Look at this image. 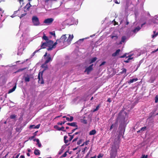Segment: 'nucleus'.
I'll list each match as a JSON object with an SVG mask.
<instances>
[{
	"label": "nucleus",
	"mask_w": 158,
	"mask_h": 158,
	"mask_svg": "<svg viewBox=\"0 0 158 158\" xmlns=\"http://www.w3.org/2000/svg\"><path fill=\"white\" fill-rule=\"evenodd\" d=\"M66 35H63L59 39L57 40L56 42L53 44L52 46H50L48 48V50H52L53 48L55 47L56 45L58 43H60L61 45H62L63 44L65 46L69 45L71 43V42L73 38V35H69L68 38L67 39L66 36Z\"/></svg>",
	"instance_id": "f257e3e1"
},
{
	"label": "nucleus",
	"mask_w": 158,
	"mask_h": 158,
	"mask_svg": "<svg viewBox=\"0 0 158 158\" xmlns=\"http://www.w3.org/2000/svg\"><path fill=\"white\" fill-rule=\"evenodd\" d=\"M43 39L46 41V43H43L41 45V48H45L46 46H49V48L53 44V42L52 40H48V37L45 35H44Z\"/></svg>",
	"instance_id": "f03ea898"
},
{
	"label": "nucleus",
	"mask_w": 158,
	"mask_h": 158,
	"mask_svg": "<svg viewBox=\"0 0 158 158\" xmlns=\"http://www.w3.org/2000/svg\"><path fill=\"white\" fill-rule=\"evenodd\" d=\"M32 21L34 26H38L40 24L39 18L36 16H34L32 17Z\"/></svg>",
	"instance_id": "7ed1b4c3"
},
{
	"label": "nucleus",
	"mask_w": 158,
	"mask_h": 158,
	"mask_svg": "<svg viewBox=\"0 0 158 158\" xmlns=\"http://www.w3.org/2000/svg\"><path fill=\"white\" fill-rule=\"evenodd\" d=\"M134 54H130L129 53H126L124 54L123 56H120V58H124L126 57V58H128V59L126 60H124V61L126 63H128L129 60L132 59L133 57L131 56L134 55Z\"/></svg>",
	"instance_id": "20e7f679"
},
{
	"label": "nucleus",
	"mask_w": 158,
	"mask_h": 158,
	"mask_svg": "<svg viewBox=\"0 0 158 158\" xmlns=\"http://www.w3.org/2000/svg\"><path fill=\"white\" fill-rule=\"evenodd\" d=\"M42 73H41V72H40L39 73L38 76V78L39 80L38 81L39 83L43 84L44 83V82L42 78Z\"/></svg>",
	"instance_id": "39448f33"
},
{
	"label": "nucleus",
	"mask_w": 158,
	"mask_h": 158,
	"mask_svg": "<svg viewBox=\"0 0 158 158\" xmlns=\"http://www.w3.org/2000/svg\"><path fill=\"white\" fill-rule=\"evenodd\" d=\"M54 19L52 18H50L45 19L44 23L47 25H49L53 21Z\"/></svg>",
	"instance_id": "423d86ee"
},
{
	"label": "nucleus",
	"mask_w": 158,
	"mask_h": 158,
	"mask_svg": "<svg viewBox=\"0 0 158 158\" xmlns=\"http://www.w3.org/2000/svg\"><path fill=\"white\" fill-rule=\"evenodd\" d=\"M110 154V158H115L116 155V150H114L112 149L111 151Z\"/></svg>",
	"instance_id": "0eeeda50"
},
{
	"label": "nucleus",
	"mask_w": 158,
	"mask_h": 158,
	"mask_svg": "<svg viewBox=\"0 0 158 158\" xmlns=\"http://www.w3.org/2000/svg\"><path fill=\"white\" fill-rule=\"evenodd\" d=\"M93 64H92L90 65L89 67L86 68L85 72H87V74H88L93 69Z\"/></svg>",
	"instance_id": "6e6552de"
},
{
	"label": "nucleus",
	"mask_w": 158,
	"mask_h": 158,
	"mask_svg": "<svg viewBox=\"0 0 158 158\" xmlns=\"http://www.w3.org/2000/svg\"><path fill=\"white\" fill-rule=\"evenodd\" d=\"M52 60V59L51 57V56L50 54H48L47 55L46 58L45 63L46 64H47L50 61Z\"/></svg>",
	"instance_id": "1a4fd4ad"
},
{
	"label": "nucleus",
	"mask_w": 158,
	"mask_h": 158,
	"mask_svg": "<svg viewBox=\"0 0 158 158\" xmlns=\"http://www.w3.org/2000/svg\"><path fill=\"white\" fill-rule=\"evenodd\" d=\"M24 78L25 81L26 82H28L30 80V77L28 75L24 76Z\"/></svg>",
	"instance_id": "9d476101"
},
{
	"label": "nucleus",
	"mask_w": 158,
	"mask_h": 158,
	"mask_svg": "<svg viewBox=\"0 0 158 158\" xmlns=\"http://www.w3.org/2000/svg\"><path fill=\"white\" fill-rule=\"evenodd\" d=\"M121 51V50L119 49L117 50L116 52L112 54V56H115L118 55L119 53Z\"/></svg>",
	"instance_id": "9b49d317"
},
{
	"label": "nucleus",
	"mask_w": 158,
	"mask_h": 158,
	"mask_svg": "<svg viewBox=\"0 0 158 158\" xmlns=\"http://www.w3.org/2000/svg\"><path fill=\"white\" fill-rule=\"evenodd\" d=\"M24 49V48H22L21 47H19L18 49V55H21L22 54L23 51Z\"/></svg>",
	"instance_id": "f8f14e48"
},
{
	"label": "nucleus",
	"mask_w": 158,
	"mask_h": 158,
	"mask_svg": "<svg viewBox=\"0 0 158 158\" xmlns=\"http://www.w3.org/2000/svg\"><path fill=\"white\" fill-rule=\"evenodd\" d=\"M97 60V58L96 57L92 58L89 60V64H90L94 62Z\"/></svg>",
	"instance_id": "ddd939ff"
},
{
	"label": "nucleus",
	"mask_w": 158,
	"mask_h": 158,
	"mask_svg": "<svg viewBox=\"0 0 158 158\" xmlns=\"http://www.w3.org/2000/svg\"><path fill=\"white\" fill-rule=\"evenodd\" d=\"M16 85L15 86H14V87L12 89H10L8 91V93H11L13 92L14 91L16 88Z\"/></svg>",
	"instance_id": "4468645a"
},
{
	"label": "nucleus",
	"mask_w": 158,
	"mask_h": 158,
	"mask_svg": "<svg viewBox=\"0 0 158 158\" xmlns=\"http://www.w3.org/2000/svg\"><path fill=\"white\" fill-rule=\"evenodd\" d=\"M46 64H46V63L45 62V63L42 65V68H44V70L41 73H43V72L44 71V70H45L47 68H48L47 65Z\"/></svg>",
	"instance_id": "2eb2a0df"
},
{
	"label": "nucleus",
	"mask_w": 158,
	"mask_h": 158,
	"mask_svg": "<svg viewBox=\"0 0 158 158\" xmlns=\"http://www.w3.org/2000/svg\"><path fill=\"white\" fill-rule=\"evenodd\" d=\"M138 80V79L137 78H134V79H130L129 81L128 82V83L130 84L131 83L134 82H135L136 81Z\"/></svg>",
	"instance_id": "dca6fc26"
},
{
	"label": "nucleus",
	"mask_w": 158,
	"mask_h": 158,
	"mask_svg": "<svg viewBox=\"0 0 158 158\" xmlns=\"http://www.w3.org/2000/svg\"><path fill=\"white\" fill-rule=\"evenodd\" d=\"M67 125L71 126L73 127H75L76 125V123H67Z\"/></svg>",
	"instance_id": "f3484780"
},
{
	"label": "nucleus",
	"mask_w": 158,
	"mask_h": 158,
	"mask_svg": "<svg viewBox=\"0 0 158 158\" xmlns=\"http://www.w3.org/2000/svg\"><path fill=\"white\" fill-rule=\"evenodd\" d=\"M140 29V28L139 27H138L135 28L133 30V32L134 33H136V32H138Z\"/></svg>",
	"instance_id": "a211bd4d"
},
{
	"label": "nucleus",
	"mask_w": 158,
	"mask_h": 158,
	"mask_svg": "<svg viewBox=\"0 0 158 158\" xmlns=\"http://www.w3.org/2000/svg\"><path fill=\"white\" fill-rule=\"evenodd\" d=\"M34 153L35 155H39L40 154V152L38 149H35Z\"/></svg>",
	"instance_id": "6ab92c4d"
},
{
	"label": "nucleus",
	"mask_w": 158,
	"mask_h": 158,
	"mask_svg": "<svg viewBox=\"0 0 158 158\" xmlns=\"http://www.w3.org/2000/svg\"><path fill=\"white\" fill-rule=\"evenodd\" d=\"M96 133V131L95 130H92L91 131H90L89 132V135H94Z\"/></svg>",
	"instance_id": "aec40b11"
},
{
	"label": "nucleus",
	"mask_w": 158,
	"mask_h": 158,
	"mask_svg": "<svg viewBox=\"0 0 158 158\" xmlns=\"http://www.w3.org/2000/svg\"><path fill=\"white\" fill-rule=\"evenodd\" d=\"M126 38L125 36H123L122 38L121 41L120 42V44H122V42H124L126 40Z\"/></svg>",
	"instance_id": "412c9836"
},
{
	"label": "nucleus",
	"mask_w": 158,
	"mask_h": 158,
	"mask_svg": "<svg viewBox=\"0 0 158 158\" xmlns=\"http://www.w3.org/2000/svg\"><path fill=\"white\" fill-rule=\"evenodd\" d=\"M111 38L114 40H116L118 37L117 35H110Z\"/></svg>",
	"instance_id": "4be33fe9"
},
{
	"label": "nucleus",
	"mask_w": 158,
	"mask_h": 158,
	"mask_svg": "<svg viewBox=\"0 0 158 158\" xmlns=\"http://www.w3.org/2000/svg\"><path fill=\"white\" fill-rule=\"evenodd\" d=\"M36 142L37 143V144L39 147H40L41 146V143H40L39 139H36Z\"/></svg>",
	"instance_id": "5701e85b"
},
{
	"label": "nucleus",
	"mask_w": 158,
	"mask_h": 158,
	"mask_svg": "<svg viewBox=\"0 0 158 158\" xmlns=\"http://www.w3.org/2000/svg\"><path fill=\"white\" fill-rule=\"evenodd\" d=\"M3 12V11L2 9L0 8V19H1L2 17V15Z\"/></svg>",
	"instance_id": "b1692460"
},
{
	"label": "nucleus",
	"mask_w": 158,
	"mask_h": 158,
	"mask_svg": "<svg viewBox=\"0 0 158 158\" xmlns=\"http://www.w3.org/2000/svg\"><path fill=\"white\" fill-rule=\"evenodd\" d=\"M74 135H69V141H71L72 140V139L73 138Z\"/></svg>",
	"instance_id": "393cba45"
},
{
	"label": "nucleus",
	"mask_w": 158,
	"mask_h": 158,
	"mask_svg": "<svg viewBox=\"0 0 158 158\" xmlns=\"http://www.w3.org/2000/svg\"><path fill=\"white\" fill-rule=\"evenodd\" d=\"M16 115L15 114H12L10 116V118L11 119H14L15 118Z\"/></svg>",
	"instance_id": "a878e982"
},
{
	"label": "nucleus",
	"mask_w": 158,
	"mask_h": 158,
	"mask_svg": "<svg viewBox=\"0 0 158 158\" xmlns=\"http://www.w3.org/2000/svg\"><path fill=\"white\" fill-rule=\"evenodd\" d=\"M154 35H152V38H155L156 37V36L157 35H158V33H156L155 34V32L154 31Z\"/></svg>",
	"instance_id": "bb28decb"
},
{
	"label": "nucleus",
	"mask_w": 158,
	"mask_h": 158,
	"mask_svg": "<svg viewBox=\"0 0 158 158\" xmlns=\"http://www.w3.org/2000/svg\"><path fill=\"white\" fill-rule=\"evenodd\" d=\"M18 11H16L14 12V14L11 16L12 18H14L15 16V15L18 12Z\"/></svg>",
	"instance_id": "cd10ccee"
},
{
	"label": "nucleus",
	"mask_w": 158,
	"mask_h": 158,
	"mask_svg": "<svg viewBox=\"0 0 158 158\" xmlns=\"http://www.w3.org/2000/svg\"><path fill=\"white\" fill-rule=\"evenodd\" d=\"M112 125H114V126H113V128L114 129H115L117 127V124L116 123H115L113 124Z\"/></svg>",
	"instance_id": "c85d7f7f"
},
{
	"label": "nucleus",
	"mask_w": 158,
	"mask_h": 158,
	"mask_svg": "<svg viewBox=\"0 0 158 158\" xmlns=\"http://www.w3.org/2000/svg\"><path fill=\"white\" fill-rule=\"evenodd\" d=\"M50 34L52 35H53L54 37L56 36L55 33L54 31L50 32Z\"/></svg>",
	"instance_id": "c756f323"
},
{
	"label": "nucleus",
	"mask_w": 158,
	"mask_h": 158,
	"mask_svg": "<svg viewBox=\"0 0 158 158\" xmlns=\"http://www.w3.org/2000/svg\"><path fill=\"white\" fill-rule=\"evenodd\" d=\"M158 102V95H157L155 98V102L156 103L157 102Z\"/></svg>",
	"instance_id": "7c9ffc66"
},
{
	"label": "nucleus",
	"mask_w": 158,
	"mask_h": 158,
	"mask_svg": "<svg viewBox=\"0 0 158 158\" xmlns=\"http://www.w3.org/2000/svg\"><path fill=\"white\" fill-rule=\"evenodd\" d=\"M82 142V139H80L77 142V144L78 145H79L81 144V143Z\"/></svg>",
	"instance_id": "2f4dec72"
},
{
	"label": "nucleus",
	"mask_w": 158,
	"mask_h": 158,
	"mask_svg": "<svg viewBox=\"0 0 158 158\" xmlns=\"http://www.w3.org/2000/svg\"><path fill=\"white\" fill-rule=\"evenodd\" d=\"M99 106L98 105V106H97V107H96V108L95 109H94V111L95 112V111L99 109Z\"/></svg>",
	"instance_id": "473e14b6"
},
{
	"label": "nucleus",
	"mask_w": 158,
	"mask_h": 158,
	"mask_svg": "<svg viewBox=\"0 0 158 158\" xmlns=\"http://www.w3.org/2000/svg\"><path fill=\"white\" fill-rule=\"evenodd\" d=\"M103 156V155L102 154H99L98 156V158H101Z\"/></svg>",
	"instance_id": "72a5a7b5"
},
{
	"label": "nucleus",
	"mask_w": 158,
	"mask_h": 158,
	"mask_svg": "<svg viewBox=\"0 0 158 158\" xmlns=\"http://www.w3.org/2000/svg\"><path fill=\"white\" fill-rule=\"evenodd\" d=\"M68 138L67 136H65L64 137V140L65 141V143H67L68 141V140H66V139Z\"/></svg>",
	"instance_id": "f704fd0d"
},
{
	"label": "nucleus",
	"mask_w": 158,
	"mask_h": 158,
	"mask_svg": "<svg viewBox=\"0 0 158 158\" xmlns=\"http://www.w3.org/2000/svg\"><path fill=\"white\" fill-rule=\"evenodd\" d=\"M146 127H143L142 128H141L140 131H145L146 130Z\"/></svg>",
	"instance_id": "c9c22d12"
},
{
	"label": "nucleus",
	"mask_w": 158,
	"mask_h": 158,
	"mask_svg": "<svg viewBox=\"0 0 158 158\" xmlns=\"http://www.w3.org/2000/svg\"><path fill=\"white\" fill-rule=\"evenodd\" d=\"M65 122V121H64L61 123H58V125H62L64 124Z\"/></svg>",
	"instance_id": "e433bc0d"
},
{
	"label": "nucleus",
	"mask_w": 158,
	"mask_h": 158,
	"mask_svg": "<svg viewBox=\"0 0 158 158\" xmlns=\"http://www.w3.org/2000/svg\"><path fill=\"white\" fill-rule=\"evenodd\" d=\"M40 125L38 124L36 126H35V127H34V128L38 129L40 127Z\"/></svg>",
	"instance_id": "4c0bfd02"
},
{
	"label": "nucleus",
	"mask_w": 158,
	"mask_h": 158,
	"mask_svg": "<svg viewBox=\"0 0 158 158\" xmlns=\"http://www.w3.org/2000/svg\"><path fill=\"white\" fill-rule=\"evenodd\" d=\"M148 158V156L146 155L145 156V155H142L141 157V158Z\"/></svg>",
	"instance_id": "58836bf2"
},
{
	"label": "nucleus",
	"mask_w": 158,
	"mask_h": 158,
	"mask_svg": "<svg viewBox=\"0 0 158 158\" xmlns=\"http://www.w3.org/2000/svg\"><path fill=\"white\" fill-rule=\"evenodd\" d=\"M67 155V152H65L63 154L62 156V157H65Z\"/></svg>",
	"instance_id": "ea45409f"
},
{
	"label": "nucleus",
	"mask_w": 158,
	"mask_h": 158,
	"mask_svg": "<svg viewBox=\"0 0 158 158\" xmlns=\"http://www.w3.org/2000/svg\"><path fill=\"white\" fill-rule=\"evenodd\" d=\"M35 126L34 125H31L30 126V127L31 128H34V127H35Z\"/></svg>",
	"instance_id": "a19ab883"
},
{
	"label": "nucleus",
	"mask_w": 158,
	"mask_h": 158,
	"mask_svg": "<svg viewBox=\"0 0 158 158\" xmlns=\"http://www.w3.org/2000/svg\"><path fill=\"white\" fill-rule=\"evenodd\" d=\"M39 51V50H36L32 54V56H33L35 55V54L37 52Z\"/></svg>",
	"instance_id": "79ce46f5"
},
{
	"label": "nucleus",
	"mask_w": 158,
	"mask_h": 158,
	"mask_svg": "<svg viewBox=\"0 0 158 158\" xmlns=\"http://www.w3.org/2000/svg\"><path fill=\"white\" fill-rule=\"evenodd\" d=\"M114 125H112L110 127V130H111L113 128V126H114Z\"/></svg>",
	"instance_id": "37998d69"
},
{
	"label": "nucleus",
	"mask_w": 158,
	"mask_h": 158,
	"mask_svg": "<svg viewBox=\"0 0 158 158\" xmlns=\"http://www.w3.org/2000/svg\"><path fill=\"white\" fill-rule=\"evenodd\" d=\"M70 121H72L73 120V117H70Z\"/></svg>",
	"instance_id": "c03bdc74"
},
{
	"label": "nucleus",
	"mask_w": 158,
	"mask_h": 158,
	"mask_svg": "<svg viewBox=\"0 0 158 158\" xmlns=\"http://www.w3.org/2000/svg\"><path fill=\"white\" fill-rule=\"evenodd\" d=\"M64 129V127H62L60 128L58 130H63Z\"/></svg>",
	"instance_id": "a18cd8bd"
},
{
	"label": "nucleus",
	"mask_w": 158,
	"mask_h": 158,
	"mask_svg": "<svg viewBox=\"0 0 158 158\" xmlns=\"http://www.w3.org/2000/svg\"><path fill=\"white\" fill-rule=\"evenodd\" d=\"M78 139V137H77L76 138H75L74 139H73V142H74L75 141H76V140H77Z\"/></svg>",
	"instance_id": "49530a36"
},
{
	"label": "nucleus",
	"mask_w": 158,
	"mask_h": 158,
	"mask_svg": "<svg viewBox=\"0 0 158 158\" xmlns=\"http://www.w3.org/2000/svg\"><path fill=\"white\" fill-rule=\"evenodd\" d=\"M105 63V62H102L101 63V64L100 65V66H101L104 64Z\"/></svg>",
	"instance_id": "de8ad7c7"
},
{
	"label": "nucleus",
	"mask_w": 158,
	"mask_h": 158,
	"mask_svg": "<svg viewBox=\"0 0 158 158\" xmlns=\"http://www.w3.org/2000/svg\"><path fill=\"white\" fill-rule=\"evenodd\" d=\"M19 1L21 4V3H22L23 4V0H19Z\"/></svg>",
	"instance_id": "09e8293b"
},
{
	"label": "nucleus",
	"mask_w": 158,
	"mask_h": 158,
	"mask_svg": "<svg viewBox=\"0 0 158 158\" xmlns=\"http://www.w3.org/2000/svg\"><path fill=\"white\" fill-rule=\"evenodd\" d=\"M126 69H123V72H126Z\"/></svg>",
	"instance_id": "8fccbe9b"
},
{
	"label": "nucleus",
	"mask_w": 158,
	"mask_h": 158,
	"mask_svg": "<svg viewBox=\"0 0 158 158\" xmlns=\"http://www.w3.org/2000/svg\"><path fill=\"white\" fill-rule=\"evenodd\" d=\"M25 14H22L21 15V16L20 17V18H21L22 17H23L25 15Z\"/></svg>",
	"instance_id": "3c124183"
},
{
	"label": "nucleus",
	"mask_w": 158,
	"mask_h": 158,
	"mask_svg": "<svg viewBox=\"0 0 158 158\" xmlns=\"http://www.w3.org/2000/svg\"><path fill=\"white\" fill-rule=\"evenodd\" d=\"M107 101L109 102H111V100L110 98H108L107 100Z\"/></svg>",
	"instance_id": "603ef678"
},
{
	"label": "nucleus",
	"mask_w": 158,
	"mask_h": 158,
	"mask_svg": "<svg viewBox=\"0 0 158 158\" xmlns=\"http://www.w3.org/2000/svg\"><path fill=\"white\" fill-rule=\"evenodd\" d=\"M66 119L68 121H70V118L68 117H66Z\"/></svg>",
	"instance_id": "864d4df0"
},
{
	"label": "nucleus",
	"mask_w": 158,
	"mask_h": 158,
	"mask_svg": "<svg viewBox=\"0 0 158 158\" xmlns=\"http://www.w3.org/2000/svg\"><path fill=\"white\" fill-rule=\"evenodd\" d=\"M89 141H86L85 142V144L86 145H87Z\"/></svg>",
	"instance_id": "5fc2aeb1"
},
{
	"label": "nucleus",
	"mask_w": 158,
	"mask_h": 158,
	"mask_svg": "<svg viewBox=\"0 0 158 158\" xmlns=\"http://www.w3.org/2000/svg\"><path fill=\"white\" fill-rule=\"evenodd\" d=\"M114 2L117 4H119V2H118L116 0H114Z\"/></svg>",
	"instance_id": "6e6d98bb"
},
{
	"label": "nucleus",
	"mask_w": 158,
	"mask_h": 158,
	"mask_svg": "<svg viewBox=\"0 0 158 158\" xmlns=\"http://www.w3.org/2000/svg\"><path fill=\"white\" fill-rule=\"evenodd\" d=\"M20 157H21V158H24L25 157L24 156L22 155L20 156Z\"/></svg>",
	"instance_id": "4d7b16f0"
},
{
	"label": "nucleus",
	"mask_w": 158,
	"mask_h": 158,
	"mask_svg": "<svg viewBox=\"0 0 158 158\" xmlns=\"http://www.w3.org/2000/svg\"><path fill=\"white\" fill-rule=\"evenodd\" d=\"M47 56V53L46 52L45 53V55H44V57H45L46 56Z\"/></svg>",
	"instance_id": "13d9d810"
},
{
	"label": "nucleus",
	"mask_w": 158,
	"mask_h": 158,
	"mask_svg": "<svg viewBox=\"0 0 158 158\" xmlns=\"http://www.w3.org/2000/svg\"><path fill=\"white\" fill-rule=\"evenodd\" d=\"M19 156V155H17L15 157V158H18Z\"/></svg>",
	"instance_id": "bf43d9fd"
},
{
	"label": "nucleus",
	"mask_w": 158,
	"mask_h": 158,
	"mask_svg": "<svg viewBox=\"0 0 158 158\" xmlns=\"http://www.w3.org/2000/svg\"><path fill=\"white\" fill-rule=\"evenodd\" d=\"M31 151V150L30 149H28V152H30Z\"/></svg>",
	"instance_id": "052dcab7"
},
{
	"label": "nucleus",
	"mask_w": 158,
	"mask_h": 158,
	"mask_svg": "<svg viewBox=\"0 0 158 158\" xmlns=\"http://www.w3.org/2000/svg\"><path fill=\"white\" fill-rule=\"evenodd\" d=\"M85 142H84L83 144H82L81 146H83L85 144Z\"/></svg>",
	"instance_id": "680f3d73"
},
{
	"label": "nucleus",
	"mask_w": 158,
	"mask_h": 158,
	"mask_svg": "<svg viewBox=\"0 0 158 158\" xmlns=\"http://www.w3.org/2000/svg\"><path fill=\"white\" fill-rule=\"evenodd\" d=\"M36 139H33V141H36Z\"/></svg>",
	"instance_id": "e2e57ef3"
},
{
	"label": "nucleus",
	"mask_w": 158,
	"mask_h": 158,
	"mask_svg": "<svg viewBox=\"0 0 158 158\" xmlns=\"http://www.w3.org/2000/svg\"><path fill=\"white\" fill-rule=\"evenodd\" d=\"M27 155L28 156H30V154L29 153H27Z\"/></svg>",
	"instance_id": "0e129e2a"
},
{
	"label": "nucleus",
	"mask_w": 158,
	"mask_h": 158,
	"mask_svg": "<svg viewBox=\"0 0 158 158\" xmlns=\"http://www.w3.org/2000/svg\"><path fill=\"white\" fill-rule=\"evenodd\" d=\"M90 158H96V156H94L93 157H91Z\"/></svg>",
	"instance_id": "69168bd1"
},
{
	"label": "nucleus",
	"mask_w": 158,
	"mask_h": 158,
	"mask_svg": "<svg viewBox=\"0 0 158 158\" xmlns=\"http://www.w3.org/2000/svg\"><path fill=\"white\" fill-rule=\"evenodd\" d=\"M62 152H59V154L60 155V154Z\"/></svg>",
	"instance_id": "338daca9"
},
{
	"label": "nucleus",
	"mask_w": 158,
	"mask_h": 158,
	"mask_svg": "<svg viewBox=\"0 0 158 158\" xmlns=\"http://www.w3.org/2000/svg\"><path fill=\"white\" fill-rule=\"evenodd\" d=\"M87 148V147H85V148H84V150H86V149Z\"/></svg>",
	"instance_id": "774afa93"
}]
</instances>
